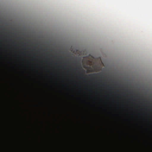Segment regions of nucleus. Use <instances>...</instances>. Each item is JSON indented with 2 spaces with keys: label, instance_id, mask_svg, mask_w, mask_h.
I'll return each mask as SVG.
<instances>
[{
  "label": "nucleus",
  "instance_id": "f257e3e1",
  "mask_svg": "<svg viewBox=\"0 0 152 152\" xmlns=\"http://www.w3.org/2000/svg\"><path fill=\"white\" fill-rule=\"evenodd\" d=\"M99 74L94 73L88 75V76L91 77H94L95 76H97L99 75Z\"/></svg>",
  "mask_w": 152,
  "mask_h": 152
}]
</instances>
